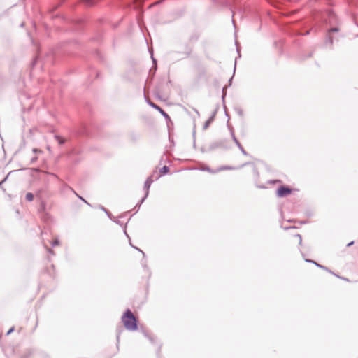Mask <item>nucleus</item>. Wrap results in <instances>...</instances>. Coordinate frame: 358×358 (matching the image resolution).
<instances>
[{
    "label": "nucleus",
    "instance_id": "f257e3e1",
    "mask_svg": "<svg viewBox=\"0 0 358 358\" xmlns=\"http://www.w3.org/2000/svg\"><path fill=\"white\" fill-rule=\"evenodd\" d=\"M124 327L129 331L137 329V321L131 310H127L122 317Z\"/></svg>",
    "mask_w": 358,
    "mask_h": 358
},
{
    "label": "nucleus",
    "instance_id": "1a4fd4ad",
    "mask_svg": "<svg viewBox=\"0 0 358 358\" xmlns=\"http://www.w3.org/2000/svg\"><path fill=\"white\" fill-rule=\"evenodd\" d=\"M14 330V328H11L8 331V334H10Z\"/></svg>",
    "mask_w": 358,
    "mask_h": 358
},
{
    "label": "nucleus",
    "instance_id": "f03ea898",
    "mask_svg": "<svg viewBox=\"0 0 358 358\" xmlns=\"http://www.w3.org/2000/svg\"><path fill=\"white\" fill-rule=\"evenodd\" d=\"M169 171V169L167 166H164L162 168H159L158 171H155L146 180L145 186L148 189L154 179H158L162 176L167 173Z\"/></svg>",
    "mask_w": 358,
    "mask_h": 358
},
{
    "label": "nucleus",
    "instance_id": "423d86ee",
    "mask_svg": "<svg viewBox=\"0 0 358 358\" xmlns=\"http://www.w3.org/2000/svg\"><path fill=\"white\" fill-rule=\"evenodd\" d=\"M153 106L155 108H157V110H159L162 114H163L164 115H166V113L162 108H160L159 106H156L155 104H153Z\"/></svg>",
    "mask_w": 358,
    "mask_h": 358
},
{
    "label": "nucleus",
    "instance_id": "20e7f679",
    "mask_svg": "<svg viewBox=\"0 0 358 358\" xmlns=\"http://www.w3.org/2000/svg\"><path fill=\"white\" fill-rule=\"evenodd\" d=\"M25 197L28 201H31L34 199V195L32 193L30 192L27 193Z\"/></svg>",
    "mask_w": 358,
    "mask_h": 358
},
{
    "label": "nucleus",
    "instance_id": "7ed1b4c3",
    "mask_svg": "<svg viewBox=\"0 0 358 358\" xmlns=\"http://www.w3.org/2000/svg\"><path fill=\"white\" fill-rule=\"evenodd\" d=\"M294 191V189L289 188L286 186H281L278 188L276 194L278 197H285L290 195Z\"/></svg>",
    "mask_w": 358,
    "mask_h": 358
},
{
    "label": "nucleus",
    "instance_id": "6e6552de",
    "mask_svg": "<svg viewBox=\"0 0 358 358\" xmlns=\"http://www.w3.org/2000/svg\"><path fill=\"white\" fill-rule=\"evenodd\" d=\"M306 262H313V263H314L316 266L321 267V266H320V265H319L317 263H316V262H314V261L308 260V259H306Z\"/></svg>",
    "mask_w": 358,
    "mask_h": 358
},
{
    "label": "nucleus",
    "instance_id": "39448f33",
    "mask_svg": "<svg viewBox=\"0 0 358 358\" xmlns=\"http://www.w3.org/2000/svg\"><path fill=\"white\" fill-rule=\"evenodd\" d=\"M192 48L190 47H187V52H186V55L187 57L190 56L192 55Z\"/></svg>",
    "mask_w": 358,
    "mask_h": 358
},
{
    "label": "nucleus",
    "instance_id": "9d476101",
    "mask_svg": "<svg viewBox=\"0 0 358 358\" xmlns=\"http://www.w3.org/2000/svg\"><path fill=\"white\" fill-rule=\"evenodd\" d=\"M78 197H79L82 201H83L84 202L87 203V201H85L83 197H81V196H78Z\"/></svg>",
    "mask_w": 358,
    "mask_h": 358
},
{
    "label": "nucleus",
    "instance_id": "0eeeda50",
    "mask_svg": "<svg viewBox=\"0 0 358 358\" xmlns=\"http://www.w3.org/2000/svg\"><path fill=\"white\" fill-rule=\"evenodd\" d=\"M82 1L83 3H85V4L87 5H92L93 3V1L92 0H82Z\"/></svg>",
    "mask_w": 358,
    "mask_h": 358
}]
</instances>
